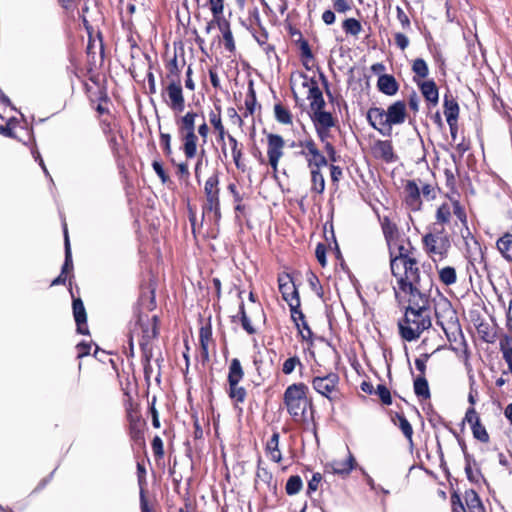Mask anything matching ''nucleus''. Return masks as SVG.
Segmentation results:
<instances>
[{"label":"nucleus","mask_w":512,"mask_h":512,"mask_svg":"<svg viewBox=\"0 0 512 512\" xmlns=\"http://www.w3.org/2000/svg\"><path fill=\"white\" fill-rule=\"evenodd\" d=\"M64 236H65V241H64L65 260H64V264L62 266V270H61L60 275L51 282V286H56V285L64 284L65 281H66V273L73 269L72 253H71L70 241H69L68 232H67V228L66 227L64 229Z\"/></svg>","instance_id":"nucleus-19"},{"label":"nucleus","mask_w":512,"mask_h":512,"mask_svg":"<svg viewBox=\"0 0 512 512\" xmlns=\"http://www.w3.org/2000/svg\"><path fill=\"white\" fill-rule=\"evenodd\" d=\"M219 28L222 32L225 48L229 51H233L235 48L233 35L227 22L219 23Z\"/></svg>","instance_id":"nucleus-44"},{"label":"nucleus","mask_w":512,"mask_h":512,"mask_svg":"<svg viewBox=\"0 0 512 512\" xmlns=\"http://www.w3.org/2000/svg\"><path fill=\"white\" fill-rule=\"evenodd\" d=\"M285 141L279 134H267V157L272 170L276 172L280 159L284 155Z\"/></svg>","instance_id":"nucleus-13"},{"label":"nucleus","mask_w":512,"mask_h":512,"mask_svg":"<svg viewBox=\"0 0 512 512\" xmlns=\"http://www.w3.org/2000/svg\"><path fill=\"white\" fill-rule=\"evenodd\" d=\"M209 121L211 125L214 127V129L217 131L218 142H222L224 144L225 138H227V135L229 134L226 132L225 127L223 126L221 118V108L219 106H216L214 110L210 111Z\"/></svg>","instance_id":"nucleus-22"},{"label":"nucleus","mask_w":512,"mask_h":512,"mask_svg":"<svg viewBox=\"0 0 512 512\" xmlns=\"http://www.w3.org/2000/svg\"><path fill=\"white\" fill-rule=\"evenodd\" d=\"M440 281L449 286L457 281L456 270L451 266H446L438 271Z\"/></svg>","instance_id":"nucleus-39"},{"label":"nucleus","mask_w":512,"mask_h":512,"mask_svg":"<svg viewBox=\"0 0 512 512\" xmlns=\"http://www.w3.org/2000/svg\"><path fill=\"white\" fill-rule=\"evenodd\" d=\"M342 28L346 34L352 36H358L362 31V25L360 21L355 18H347L342 24Z\"/></svg>","instance_id":"nucleus-42"},{"label":"nucleus","mask_w":512,"mask_h":512,"mask_svg":"<svg viewBox=\"0 0 512 512\" xmlns=\"http://www.w3.org/2000/svg\"><path fill=\"white\" fill-rule=\"evenodd\" d=\"M242 293L243 292L240 291L239 294H238L239 298H241V302H240V305H239V314H240L241 325H242V328L248 334L253 335V334L256 333V329L254 328V326L252 325L249 317L246 314L244 302L242 300Z\"/></svg>","instance_id":"nucleus-36"},{"label":"nucleus","mask_w":512,"mask_h":512,"mask_svg":"<svg viewBox=\"0 0 512 512\" xmlns=\"http://www.w3.org/2000/svg\"><path fill=\"white\" fill-rule=\"evenodd\" d=\"M377 87L382 93L388 96L395 95L399 89L396 79L389 74H383L379 76Z\"/></svg>","instance_id":"nucleus-24"},{"label":"nucleus","mask_w":512,"mask_h":512,"mask_svg":"<svg viewBox=\"0 0 512 512\" xmlns=\"http://www.w3.org/2000/svg\"><path fill=\"white\" fill-rule=\"evenodd\" d=\"M298 331L303 340L308 341L312 338V335H313L312 330L310 329V327L305 319L301 321L300 330H298Z\"/></svg>","instance_id":"nucleus-60"},{"label":"nucleus","mask_w":512,"mask_h":512,"mask_svg":"<svg viewBox=\"0 0 512 512\" xmlns=\"http://www.w3.org/2000/svg\"><path fill=\"white\" fill-rule=\"evenodd\" d=\"M321 168L310 169L311 173V191L322 194L325 190V179L320 171Z\"/></svg>","instance_id":"nucleus-33"},{"label":"nucleus","mask_w":512,"mask_h":512,"mask_svg":"<svg viewBox=\"0 0 512 512\" xmlns=\"http://www.w3.org/2000/svg\"><path fill=\"white\" fill-rule=\"evenodd\" d=\"M405 204L411 211H420L422 199L420 195V185L416 180H408L404 187Z\"/></svg>","instance_id":"nucleus-15"},{"label":"nucleus","mask_w":512,"mask_h":512,"mask_svg":"<svg viewBox=\"0 0 512 512\" xmlns=\"http://www.w3.org/2000/svg\"><path fill=\"white\" fill-rule=\"evenodd\" d=\"M414 392L419 398L425 400L430 398L428 382L424 376H419L414 380Z\"/></svg>","instance_id":"nucleus-35"},{"label":"nucleus","mask_w":512,"mask_h":512,"mask_svg":"<svg viewBox=\"0 0 512 512\" xmlns=\"http://www.w3.org/2000/svg\"><path fill=\"white\" fill-rule=\"evenodd\" d=\"M311 119L315 127L332 128L335 126V120L332 114L324 109L313 112Z\"/></svg>","instance_id":"nucleus-28"},{"label":"nucleus","mask_w":512,"mask_h":512,"mask_svg":"<svg viewBox=\"0 0 512 512\" xmlns=\"http://www.w3.org/2000/svg\"><path fill=\"white\" fill-rule=\"evenodd\" d=\"M297 365H301L299 358L296 356L290 357L284 361L282 371L284 374L289 375L294 371Z\"/></svg>","instance_id":"nucleus-52"},{"label":"nucleus","mask_w":512,"mask_h":512,"mask_svg":"<svg viewBox=\"0 0 512 512\" xmlns=\"http://www.w3.org/2000/svg\"><path fill=\"white\" fill-rule=\"evenodd\" d=\"M303 487V482L300 476L293 475L290 476L285 485V491L288 495H296L298 494Z\"/></svg>","instance_id":"nucleus-41"},{"label":"nucleus","mask_w":512,"mask_h":512,"mask_svg":"<svg viewBox=\"0 0 512 512\" xmlns=\"http://www.w3.org/2000/svg\"><path fill=\"white\" fill-rule=\"evenodd\" d=\"M157 316L149 318L148 316H139L133 328L130 331L129 342L131 348L134 342H137L144 354L149 351L151 341L157 336Z\"/></svg>","instance_id":"nucleus-5"},{"label":"nucleus","mask_w":512,"mask_h":512,"mask_svg":"<svg viewBox=\"0 0 512 512\" xmlns=\"http://www.w3.org/2000/svg\"><path fill=\"white\" fill-rule=\"evenodd\" d=\"M376 394L379 396L383 404L390 405L392 403L390 391L385 385H378Z\"/></svg>","instance_id":"nucleus-51"},{"label":"nucleus","mask_w":512,"mask_h":512,"mask_svg":"<svg viewBox=\"0 0 512 512\" xmlns=\"http://www.w3.org/2000/svg\"><path fill=\"white\" fill-rule=\"evenodd\" d=\"M406 117V103L400 100L389 105L387 110L380 107H371L367 111L368 123L385 137L391 136L392 127L403 124Z\"/></svg>","instance_id":"nucleus-3"},{"label":"nucleus","mask_w":512,"mask_h":512,"mask_svg":"<svg viewBox=\"0 0 512 512\" xmlns=\"http://www.w3.org/2000/svg\"><path fill=\"white\" fill-rule=\"evenodd\" d=\"M297 146L302 148L301 151L299 152L301 156H304V154H307L318 149L315 141L310 137L299 140Z\"/></svg>","instance_id":"nucleus-49"},{"label":"nucleus","mask_w":512,"mask_h":512,"mask_svg":"<svg viewBox=\"0 0 512 512\" xmlns=\"http://www.w3.org/2000/svg\"><path fill=\"white\" fill-rule=\"evenodd\" d=\"M307 392L308 387L304 383L289 385L284 392V404L295 420L302 418L311 404L307 398Z\"/></svg>","instance_id":"nucleus-6"},{"label":"nucleus","mask_w":512,"mask_h":512,"mask_svg":"<svg viewBox=\"0 0 512 512\" xmlns=\"http://www.w3.org/2000/svg\"><path fill=\"white\" fill-rule=\"evenodd\" d=\"M391 273L396 279V286L393 287L396 298L407 295L422 293L418 284L420 281V270L416 258H396L390 260Z\"/></svg>","instance_id":"nucleus-2"},{"label":"nucleus","mask_w":512,"mask_h":512,"mask_svg":"<svg viewBox=\"0 0 512 512\" xmlns=\"http://www.w3.org/2000/svg\"><path fill=\"white\" fill-rule=\"evenodd\" d=\"M429 357H430V354L424 353V354L420 355V357H418L415 360V366H416L417 370L421 373V376H424V374H425L426 363H427Z\"/></svg>","instance_id":"nucleus-57"},{"label":"nucleus","mask_w":512,"mask_h":512,"mask_svg":"<svg viewBox=\"0 0 512 512\" xmlns=\"http://www.w3.org/2000/svg\"><path fill=\"white\" fill-rule=\"evenodd\" d=\"M408 307L405 316L399 322V332L401 337L408 341H414L420 337L423 331L429 329L432 325L429 297L425 293H416L407 295Z\"/></svg>","instance_id":"nucleus-1"},{"label":"nucleus","mask_w":512,"mask_h":512,"mask_svg":"<svg viewBox=\"0 0 512 512\" xmlns=\"http://www.w3.org/2000/svg\"><path fill=\"white\" fill-rule=\"evenodd\" d=\"M473 436L483 442L487 443L489 441V434L486 430V428L479 422L478 424H475L471 427Z\"/></svg>","instance_id":"nucleus-48"},{"label":"nucleus","mask_w":512,"mask_h":512,"mask_svg":"<svg viewBox=\"0 0 512 512\" xmlns=\"http://www.w3.org/2000/svg\"><path fill=\"white\" fill-rule=\"evenodd\" d=\"M396 13H397V19L400 22L403 29H409L410 28V19L408 15L404 12V10L397 6L396 7Z\"/></svg>","instance_id":"nucleus-54"},{"label":"nucleus","mask_w":512,"mask_h":512,"mask_svg":"<svg viewBox=\"0 0 512 512\" xmlns=\"http://www.w3.org/2000/svg\"><path fill=\"white\" fill-rule=\"evenodd\" d=\"M394 40L397 47L402 51H404L409 46V39L403 33H395Z\"/></svg>","instance_id":"nucleus-59"},{"label":"nucleus","mask_w":512,"mask_h":512,"mask_svg":"<svg viewBox=\"0 0 512 512\" xmlns=\"http://www.w3.org/2000/svg\"><path fill=\"white\" fill-rule=\"evenodd\" d=\"M183 142V153L187 159H192L197 154L198 136L195 131L179 134Z\"/></svg>","instance_id":"nucleus-21"},{"label":"nucleus","mask_w":512,"mask_h":512,"mask_svg":"<svg viewBox=\"0 0 512 512\" xmlns=\"http://www.w3.org/2000/svg\"><path fill=\"white\" fill-rule=\"evenodd\" d=\"M278 287L284 301L287 302L290 312L296 313L295 309L300 306L298 290L293 283L292 277L287 273L278 276Z\"/></svg>","instance_id":"nucleus-12"},{"label":"nucleus","mask_w":512,"mask_h":512,"mask_svg":"<svg viewBox=\"0 0 512 512\" xmlns=\"http://www.w3.org/2000/svg\"><path fill=\"white\" fill-rule=\"evenodd\" d=\"M255 104H256V97L253 90L250 92V96H248L245 100V108L246 113L245 116L248 114L252 115L255 112Z\"/></svg>","instance_id":"nucleus-58"},{"label":"nucleus","mask_w":512,"mask_h":512,"mask_svg":"<svg viewBox=\"0 0 512 512\" xmlns=\"http://www.w3.org/2000/svg\"><path fill=\"white\" fill-rule=\"evenodd\" d=\"M465 501L469 512H485L481 499L475 491L466 492Z\"/></svg>","instance_id":"nucleus-34"},{"label":"nucleus","mask_w":512,"mask_h":512,"mask_svg":"<svg viewBox=\"0 0 512 512\" xmlns=\"http://www.w3.org/2000/svg\"><path fill=\"white\" fill-rule=\"evenodd\" d=\"M205 203L203 206L204 213L213 214V220L219 222L221 219L220 210V189H219V175L214 172L207 178L204 184Z\"/></svg>","instance_id":"nucleus-8"},{"label":"nucleus","mask_w":512,"mask_h":512,"mask_svg":"<svg viewBox=\"0 0 512 512\" xmlns=\"http://www.w3.org/2000/svg\"><path fill=\"white\" fill-rule=\"evenodd\" d=\"M315 255L318 262L324 267L326 265V246L319 243L316 247Z\"/></svg>","instance_id":"nucleus-61"},{"label":"nucleus","mask_w":512,"mask_h":512,"mask_svg":"<svg viewBox=\"0 0 512 512\" xmlns=\"http://www.w3.org/2000/svg\"><path fill=\"white\" fill-rule=\"evenodd\" d=\"M243 377L244 370L242 368L240 360L237 358H233L229 364V371L227 377V381L229 384L228 395L233 401L237 403H243L247 395L245 388L239 385Z\"/></svg>","instance_id":"nucleus-9"},{"label":"nucleus","mask_w":512,"mask_h":512,"mask_svg":"<svg viewBox=\"0 0 512 512\" xmlns=\"http://www.w3.org/2000/svg\"><path fill=\"white\" fill-rule=\"evenodd\" d=\"M334 9L339 13H346L351 9V5L346 0H332Z\"/></svg>","instance_id":"nucleus-64"},{"label":"nucleus","mask_w":512,"mask_h":512,"mask_svg":"<svg viewBox=\"0 0 512 512\" xmlns=\"http://www.w3.org/2000/svg\"><path fill=\"white\" fill-rule=\"evenodd\" d=\"M152 450L156 457L162 458L164 455L163 442L159 436H155L152 440Z\"/></svg>","instance_id":"nucleus-56"},{"label":"nucleus","mask_w":512,"mask_h":512,"mask_svg":"<svg viewBox=\"0 0 512 512\" xmlns=\"http://www.w3.org/2000/svg\"><path fill=\"white\" fill-rule=\"evenodd\" d=\"M355 464V459L353 455L349 452L346 459L333 460L330 463H327L325 466L326 472H331L333 474L338 475H349L353 470Z\"/></svg>","instance_id":"nucleus-18"},{"label":"nucleus","mask_w":512,"mask_h":512,"mask_svg":"<svg viewBox=\"0 0 512 512\" xmlns=\"http://www.w3.org/2000/svg\"><path fill=\"white\" fill-rule=\"evenodd\" d=\"M152 168L155 171V173L158 175V177L161 179L162 183H166L168 181L169 177L165 173V170L160 162L154 161L152 163Z\"/></svg>","instance_id":"nucleus-62"},{"label":"nucleus","mask_w":512,"mask_h":512,"mask_svg":"<svg viewBox=\"0 0 512 512\" xmlns=\"http://www.w3.org/2000/svg\"><path fill=\"white\" fill-rule=\"evenodd\" d=\"M161 96L167 106L177 112H183L185 108V99L182 85L179 79H171L162 89Z\"/></svg>","instance_id":"nucleus-11"},{"label":"nucleus","mask_w":512,"mask_h":512,"mask_svg":"<svg viewBox=\"0 0 512 512\" xmlns=\"http://www.w3.org/2000/svg\"><path fill=\"white\" fill-rule=\"evenodd\" d=\"M394 423L398 425L404 436L412 443L413 428L407 418L403 414H396Z\"/></svg>","instance_id":"nucleus-38"},{"label":"nucleus","mask_w":512,"mask_h":512,"mask_svg":"<svg viewBox=\"0 0 512 512\" xmlns=\"http://www.w3.org/2000/svg\"><path fill=\"white\" fill-rule=\"evenodd\" d=\"M452 208L449 203H443L436 211V220L440 224H447L451 219Z\"/></svg>","instance_id":"nucleus-43"},{"label":"nucleus","mask_w":512,"mask_h":512,"mask_svg":"<svg viewBox=\"0 0 512 512\" xmlns=\"http://www.w3.org/2000/svg\"><path fill=\"white\" fill-rule=\"evenodd\" d=\"M420 91L426 101L432 106H436L439 100L438 88L433 80L423 81L419 85Z\"/></svg>","instance_id":"nucleus-23"},{"label":"nucleus","mask_w":512,"mask_h":512,"mask_svg":"<svg viewBox=\"0 0 512 512\" xmlns=\"http://www.w3.org/2000/svg\"><path fill=\"white\" fill-rule=\"evenodd\" d=\"M227 141L230 146L232 158L236 168L244 172L246 166L242 162L243 152L241 145L238 143L237 139L232 135H227Z\"/></svg>","instance_id":"nucleus-27"},{"label":"nucleus","mask_w":512,"mask_h":512,"mask_svg":"<svg viewBox=\"0 0 512 512\" xmlns=\"http://www.w3.org/2000/svg\"><path fill=\"white\" fill-rule=\"evenodd\" d=\"M444 115L449 126H452L458 120L459 106L458 103L445 96L444 98Z\"/></svg>","instance_id":"nucleus-30"},{"label":"nucleus","mask_w":512,"mask_h":512,"mask_svg":"<svg viewBox=\"0 0 512 512\" xmlns=\"http://www.w3.org/2000/svg\"><path fill=\"white\" fill-rule=\"evenodd\" d=\"M279 439V433L274 432L271 438L266 443V452L269 455L270 459L276 463H279L282 460V453L279 449Z\"/></svg>","instance_id":"nucleus-29"},{"label":"nucleus","mask_w":512,"mask_h":512,"mask_svg":"<svg viewBox=\"0 0 512 512\" xmlns=\"http://www.w3.org/2000/svg\"><path fill=\"white\" fill-rule=\"evenodd\" d=\"M73 314L77 325V331L80 334H88L86 311L81 299L73 300Z\"/></svg>","instance_id":"nucleus-20"},{"label":"nucleus","mask_w":512,"mask_h":512,"mask_svg":"<svg viewBox=\"0 0 512 512\" xmlns=\"http://www.w3.org/2000/svg\"><path fill=\"white\" fill-rule=\"evenodd\" d=\"M412 71L421 78H426L429 74L428 65L422 58H417L413 61Z\"/></svg>","instance_id":"nucleus-46"},{"label":"nucleus","mask_w":512,"mask_h":512,"mask_svg":"<svg viewBox=\"0 0 512 512\" xmlns=\"http://www.w3.org/2000/svg\"><path fill=\"white\" fill-rule=\"evenodd\" d=\"M303 157L305 158L309 169L322 168L327 165V159L319 149L304 154Z\"/></svg>","instance_id":"nucleus-31"},{"label":"nucleus","mask_w":512,"mask_h":512,"mask_svg":"<svg viewBox=\"0 0 512 512\" xmlns=\"http://www.w3.org/2000/svg\"><path fill=\"white\" fill-rule=\"evenodd\" d=\"M228 191L231 193L233 197V201L235 203V213L238 217L239 215H243L246 209V206L242 203L243 202V195L239 192L237 185L235 183H229L227 186Z\"/></svg>","instance_id":"nucleus-32"},{"label":"nucleus","mask_w":512,"mask_h":512,"mask_svg":"<svg viewBox=\"0 0 512 512\" xmlns=\"http://www.w3.org/2000/svg\"><path fill=\"white\" fill-rule=\"evenodd\" d=\"M500 351L507 364L512 363V337L504 336L499 342Z\"/></svg>","instance_id":"nucleus-40"},{"label":"nucleus","mask_w":512,"mask_h":512,"mask_svg":"<svg viewBox=\"0 0 512 512\" xmlns=\"http://www.w3.org/2000/svg\"><path fill=\"white\" fill-rule=\"evenodd\" d=\"M275 119L284 125L292 124V114L288 108L278 103L274 106Z\"/></svg>","instance_id":"nucleus-37"},{"label":"nucleus","mask_w":512,"mask_h":512,"mask_svg":"<svg viewBox=\"0 0 512 512\" xmlns=\"http://www.w3.org/2000/svg\"><path fill=\"white\" fill-rule=\"evenodd\" d=\"M197 117V112L188 111L183 116L176 119L179 134L195 131V122Z\"/></svg>","instance_id":"nucleus-25"},{"label":"nucleus","mask_w":512,"mask_h":512,"mask_svg":"<svg viewBox=\"0 0 512 512\" xmlns=\"http://www.w3.org/2000/svg\"><path fill=\"white\" fill-rule=\"evenodd\" d=\"M496 247L501 256L509 263H512V234L506 232L496 242Z\"/></svg>","instance_id":"nucleus-26"},{"label":"nucleus","mask_w":512,"mask_h":512,"mask_svg":"<svg viewBox=\"0 0 512 512\" xmlns=\"http://www.w3.org/2000/svg\"><path fill=\"white\" fill-rule=\"evenodd\" d=\"M383 232L387 239L388 244L392 241H394V235L397 234V229L395 225H392L390 223L383 225Z\"/></svg>","instance_id":"nucleus-63"},{"label":"nucleus","mask_w":512,"mask_h":512,"mask_svg":"<svg viewBox=\"0 0 512 512\" xmlns=\"http://www.w3.org/2000/svg\"><path fill=\"white\" fill-rule=\"evenodd\" d=\"M465 460V473L467 475L468 480L477 483L481 477V473L478 469H476L475 471L472 469V463L475 464V461L472 460L469 455H465Z\"/></svg>","instance_id":"nucleus-45"},{"label":"nucleus","mask_w":512,"mask_h":512,"mask_svg":"<svg viewBox=\"0 0 512 512\" xmlns=\"http://www.w3.org/2000/svg\"><path fill=\"white\" fill-rule=\"evenodd\" d=\"M300 78L302 79V87L307 88L308 90L307 98L310 100L311 112L313 113L315 111L324 109L325 100L317 81L314 78H310L304 74H301Z\"/></svg>","instance_id":"nucleus-14"},{"label":"nucleus","mask_w":512,"mask_h":512,"mask_svg":"<svg viewBox=\"0 0 512 512\" xmlns=\"http://www.w3.org/2000/svg\"><path fill=\"white\" fill-rule=\"evenodd\" d=\"M371 151L375 158L386 163H393L397 160L393 145L389 140H376L371 146Z\"/></svg>","instance_id":"nucleus-16"},{"label":"nucleus","mask_w":512,"mask_h":512,"mask_svg":"<svg viewBox=\"0 0 512 512\" xmlns=\"http://www.w3.org/2000/svg\"><path fill=\"white\" fill-rule=\"evenodd\" d=\"M433 301L437 325L442 328L449 340L452 337L456 339L461 329L457 313L453 309L451 302L440 294Z\"/></svg>","instance_id":"nucleus-4"},{"label":"nucleus","mask_w":512,"mask_h":512,"mask_svg":"<svg viewBox=\"0 0 512 512\" xmlns=\"http://www.w3.org/2000/svg\"><path fill=\"white\" fill-rule=\"evenodd\" d=\"M210 10L215 20H218L223 14L224 0H209Z\"/></svg>","instance_id":"nucleus-50"},{"label":"nucleus","mask_w":512,"mask_h":512,"mask_svg":"<svg viewBox=\"0 0 512 512\" xmlns=\"http://www.w3.org/2000/svg\"><path fill=\"white\" fill-rule=\"evenodd\" d=\"M464 421L467 422L468 424H470L471 427L480 422V418H479L476 410L473 407H470L466 411Z\"/></svg>","instance_id":"nucleus-55"},{"label":"nucleus","mask_w":512,"mask_h":512,"mask_svg":"<svg viewBox=\"0 0 512 512\" xmlns=\"http://www.w3.org/2000/svg\"><path fill=\"white\" fill-rule=\"evenodd\" d=\"M454 215L462 222L466 223V212L458 201H454L451 205Z\"/></svg>","instance_id":"nucleus-53"},{"label":"nucleus","mask_w":512,"mask_h":512,"mask_svg":"<svg viewBox=\"0 0 512 512\" xmlns=\"http://www.w3.org/2000/svg\"><path fill=\"white\" fill-rule=\"evenodd\" d=\"M418 184L420 185V195L426 200H433L436 197L435 186L429 183H422L421 180H418Z\"/></svg>","instance_id":"nucleus-47"},{"label":"nucleus","mask_w":512,"mask_h":512,"mask_svg":"<svg viewBox=\"0 0 512 512\" xmlns=\"http://www.w3.org/2000/svg\"><path fill=\"white\" fill-rule=\"evenodd\" d=\"M388 245L390 250V260L396 258H404L405 260L415 258L413 256V247L407 239H395Z\"/></svg>","instance_id":"nucleus-17"},{"label":"nucleus","mask_w":512,"mask_h":512,"mask_svg":"<svg viewBox=\"0 0 512 512\" xmlns=\"http://www.w3.org/2000/svg\"><path fill=\"white\" fill-rule=\"evenodd\" d=\"M424 250L434 261H441L447 257L451 243L444 229L433 228L432 231L425 234L422 238Z\"/></svg>","instance_id":"nucleus-7"},{"label":"nucleus","mask_w":512,"mask_h":512,"mask_svg":"<svg viewBox=\"0 0 512 512\" xmlns=\"http://www.w3.org/2000/svg\"><path fill=\"white\" fill-rule=\"evenodd\" d=\"M339 382V375L333 372L323 376H315L311 380L313 389L331 402L340 398Z\"/></svg>","instance_id":"nucleus-10"}]
</instances>
